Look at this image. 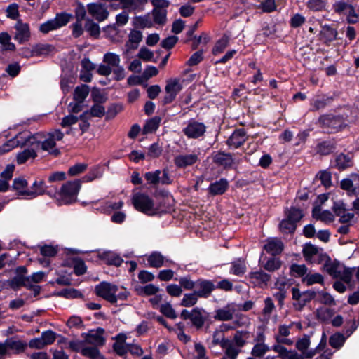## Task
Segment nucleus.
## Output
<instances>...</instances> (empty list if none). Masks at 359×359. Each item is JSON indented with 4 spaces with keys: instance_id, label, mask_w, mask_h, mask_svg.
I'll use <instances>...</instances> for the list:
<instances>
[{
    "instance_id": "nucleus-34",
    "label": "nucleus",
    "mask_w": 359,
    "mask_h": 359,
    "mask_svg": "<svg viewBox=\"0 0 359 359\" xmlns=\"http://www.w3.org/2000/svg\"><path fill=\"white\" fill-rule=\"evenodd\" d=\"M340 262L337 259L333 261L330 258V262H325L323 264V269L333 278H338L340 276V271L338 270L340 266Z\"/></svg>"
},
{
    "instance_id": "nucleus-5",
    "label": "nucleus",
    "mask_w": 359,
    "mask_h": 359,
    "mask_svg": "<svg viewBox=\"0 0 359 359\" xmlns=\"http://www.w3.org/2000/svg\"><path fill=\"white\" fill-rule=\"evenodd\" d=\"M212 160L214 164L224 170H236L240 163L239 160L233 158L231 153L222 151H214L212 154Z\"/></svg>"
},
{
    "instance_id": "nucleus-56",
    "label": "nucleus",
    "mask_w": 359,
    "mask_h": 359,
    "mask_svg": "<svg viewBox=\"0 0 359 359\" xmlns=\"http://www.w3.org/2000/svg\"><path fill=\"white\" fill-rule=\"evenodd\" d=\"M123 110V106L121 104L112 103L108 107L107 111H105V121H109L114 119L118 114Z\"/></svg>"
},
{
    "instance_id": "nucleus-20",
    "label": "nucleus",
    "mask_w": 359,
    "mask_h": 359,
    "mask_svg": "<svg viewBox=\"0 0 359 359\" xmlns=\"http://www.w3.org/2000/svg\"><path fill=\"white\" fill-rule=\"evenodd\" d=\"M48 186H46L45 182L43 180H36L32 187V190H29V192H25L27 194V199H33L37 197L38 196H41L43 194H47L50 196H52L51 191L47 190Z\"/></svg>"
},
{
    "instance_id": "nucleus-3",
    "label": "nucleus",
    "mask_w": 359,
    "mask_h": 359,
    "mask_svg": "<svg viewBox=\"0 0 359 359\" xmlns=\"http://www.w3.org/2000/svg\"><path fill=\"white\" fill-rule=\"evenodd\" d=\"M132 204L134 208L148 216H156L165 210L160 205H155L154 200L147 194L137 192L133 195Z\"/></svg>"
},
{
    "instance_id": "nucleus-36",
    "label": "nucleus",
    "mask_w": 359,
    "mask_h": 359,
    "mask_svg": "<svg viewBox=\"0 0 359 359\" xmlns=\"http://www.w3.org/2000/svg\"><path fill=\"white\" fill-rule=\"evenodd\" d=\"M54 46L48 43H36L31 50V56L39 57L43 55H48L54 50Z\"/></svg>"
},
{
    "instance_id": "nucleus-61",
    "label": "nucleus",
    "mask_w": 359,
    "mask_h": 359,
    "mask_svg": "<svg viewBox=\"0 0 359 359\" xmlns=\"http://www.w3.org/2000/svg\"><path fill=\"white\" fill-rule=\"evenodd\" d=\"M257 8L261 9L262 12L270 13L276 11L277 5L275 0H263Z\"/></svg>"
},
{
    "instance_id": "nucleus-27",
    "label": "nucleus",
    "mask_w": 359,
    "mask_h": 359,
    "mask_svg": "<svg viewBox=\"0 0 359 359\" xmlns=\"http://www.w3.org/2000/svg\"><path fill=\"white\" fill-rule=\"evenodd\" d=\"M284 215L287 217L290 221H292L297 225V223L304 217V213L303 210L300 208L290 206V208H285Z\"/></svg>"
},
{
    "instance_id": "nucleus-12",
    "label": "nucleus",
    "mask_w": 359,
    "mask_h": 359,
    "mask_svg": "<svg viewBox=\"0 0 359 359\" xmlns=\"http://www.w3.org/2000/svg\"><path fill=\"white\" fill-rule=\"evenodd\" d=\"M318 39L325 46H330L332 43L339 39L338 31L334 25H321V30L318 34Z\"/></svg>"
},
{
    "instance_id": "nucleus-40",
    "label": "nucleus",
    "mask_w": 359,
    "mask_h": 359,
    "mask_svg": "<svg viewBox=\"0 0 359 359\" xmlns=\"http://www.w3.org/2000/svg\"><path fill=\"white\" fill-rule=\"evenodd\" d=\"M230 37L224 34L218 39L212 48V53L214 55H217L224 51L229 44Z\"/></svg>"
},
{
    "instance_id": "nucleus-26",
    "label": "nucleus",
    "mask_w": 359,
    "mask_h": 359,
    "mask_svg": "<svg viewBox=\"0 0 359 359\" xmlns=\"http://www.w3.org/2000/svg\"><path fill=\"white\" fill-rule=\"evenodd\" d=\"M23 133L24 132L19 133L15 137L8 140L4 144L0 146V155L8 153L17 147H22V145L26 144L25 140H22Z\"/></svg>"
},
{
    "instance_id": "nucleus-24",
    "label": "nucleus",
    "mask_w": 359,
    "mask_h": 359,
    "mask_svg": "<svg viewBox=\"0 0 359 359\" xmlns=\"http://www.w3.org/2000/svg\"><path fill=\"white\" fill-rule=\"evenodd\" d=\"M198 161V157L195 154H180L174 158V164L179 169H184L194 165Z\"/></svg>"
},
{
    "instance_id": "nucleus-58",
    "label": "nucleus",
    "mask_w": 359,
    "mask_h": 359,
    "mask_svg": "<svg viewBox=\"0 0 359 359\" xmlns=\"http://www.w3.org/2000/svg\"><path fill=\"white\" fill-rule=\"evenodd\" d=\"M142 33L139 30L133 29L129 34L128 42L131 43L129 48L135 50L138 47V43L142 40Z\"/></svg>"
},
{
    "instance_id": "nucleus-9",
    "label": "nucleus",
    "mask_w": 359,
    "mask_h": 359,
    "mask_svg": "<svg viewBox=\"0 0 359 359\" xmlns=\"http://www.w3.org/2000/svg\"><path fill=\"white\" fill-rule=\"evenodd\" d=\"M29 139V135L28 132H24L22 140H25L26 142L23 147H27V148L25 149L23 151L19 152L16 156V161L18 165H22L25 163L29 158L34 159L37 156V154L36 152V149L34 148L32 145V142L27 140Z\"/></svg>"
},
{
    "instance_id": "nucleus-54",
    "label": "nucleus",
    "mask_w": 359,
    "mask_h": 359,
    "mask_svg": "<svg viewBox=\"0 0 359 359\" xmlns=\"http://www.w3.org/2000/svg\"><path fill=\"white\" fill-rule=\"evenodd\" d=\"M82 355L88 357L90 359H104V357L100 354L99 349L96 346L84 347L81 350Z\"/></svg>"
},
{
    "instance_id": "nucleus-30",
    "label": "nucleus",
    "mask_w": 359,
    "mask_h": 359,
    "mask_svg": "<svg viewBox=\"0 0 359 359\" xmlns=\"http://www.w3.org/2000/svg\"><path fill=\"white\" fill-rule=\"evenodd\" d=\"M64 265H72L74 269V273L78 276L85 274L87 271V266L84 261L79 257L71 258L69 262L67 261V263H65Z\"/></svg>"
},
{
    "instance_id": "nucleus-49",
    "label": "nucleus",
    "mask_w": 359,
    "mask_h": 359,
    "mask_svg": "<svg viewBox=\"0 0 359 359\" xmlns=\"http://www.w3.org/2000/svg\"><path fill=\"white\" fill-rule=\"evenodd\" d=\"M72 15L65 11L57 13L53 20L58 29L67 25L72 18Z\"/></svg>"
},
{
    "instance_id": "nucleus-51",
    "label": "nucleus",
    "mask_w": 359,
    "mask_h": 359,
    "mask_svg": "<svg viewBox=\"0 0 359 359\" xmlns=\"http://www.w3.org/2000/svg\"><path fill=\"white\" fill-rule=\"evenodd\" d=\"M282 264L283 262L280 258L272 257L266 260V263L263 265V268L269 272H274L280 269Z\"/></svg>"
},
{
    "instance_id": "nucleus-21",
    "label": "nucleus",
    "mask_w": 359,
    "mask_h": 359,
    "mask_svg": "<svg viewBox=\"0 0 359 359\" xmlns=\"http://www.w3.org/2000/svg\"><path fill=\"white\" fill-rule=\"evenodd\" d=\"M229 184L226 178H221L211 182L207 189L208 194L211 196L223 195L229 189Z\"/></svg>"
},
{
    "instance_id": "nucleus-2",
    "label": "nucleus",
    "mask_w": 359,
    "mask_h": 359,
    "mask_svg": "<svg viewBox=\"0 0 359 359\" xmlns=\"http://www.w3.org/2000/svg\"><path fill=\"white\" fill-rule=\"evenodd\" d=\"M81 188V181L74 180L67 181L64 183L58 192H55L54 195L57 194V205H69L75 203L77 201V196Z\"/></svg>"
},
{
    "instance_id": "nucleus-38",
    "label": "nucleus",
    "mask_w": 359,
    "mask_h": 359,
    "mask_svg": "<svg viewBox=\"0 0 359 359\" xmlns=\"http://www.w3.org/2000/svg\"><path fill=\"white\" fill-rule=\"evenodd\" d=\"M247 270L245 260L242 258H238L231 263L230 273L241 276Z\"/></svg>"
},
{
    "instance_id": "nucleus-53",
    "label": "nucleus",
    "mask_w": 359,
    "mask_h": 359,
    "mask_svg": "<svg viewBox=\"0 0 359 359\" xmlns=\"http://www.w3.org/2000/svg\"><path fill=\"white\" fill-rule=\"evenodd\" d=\"M167 10L153 8L151 11V15L154 22L158 25H164L167 21Z\"/></svg>"
},
{
    "instance_id": "nucleus-47",
    "label": "nucleus",
    "mask_w": 359,
    "mask_h": 359,
    "mask_svg": "<svg viewBox=\"0 0 359 359\" xmlns=\"http://www.w3.org/2000/svg\"><path fill=\"white\" fill-rule=\"evenodd\" d=\"M161 174V170L158 169L154 171L147 172L144 177L148 184L152 187H156L159 184Z\"/></svg>"
},
{
    "instance_id": "nucleus-41",
    "label": "nucleus",
    "mask_w": 359,
    "mask_h": 359,
    "mask_svg": "<svg viewBox=\"0 0 359 359\" xmlns=\"http://www.w3.org/2000/svg\"><path fill=\"white\" fill-rule=\"evenodd\" d=\"M328 0H307L306 8L312 12H322L326 10Z\"/></svg>"
},
{
    "instance_id": "nucleus-62",
    "label": "nucleus",
    "mask_w": 359,
    "mask_h": 359,
    "mask_svg": "<svg viewBox=\"0 0 359 359\" xmlns=\"http://www.w3.org/2000/svg\"><path fill=\"white\" fill-rule=\"evenodd\" d=\"M159 311L163 316L168 318L175 319L177 317L175 310L169 302L161 304Z\"/></svg>"
},
{
    "instance_id": "nucleus-55",
    "label": "nucleus",
    "mask_w": 359,
    "mask_h": 359,
    "mask_svg": "<svg viewBox=\"0 0 359 359\" xmlns=\"http://www.w3.org/2000/svg\"><path fill=\"white\" fill-rule=\"evenodd\" d=\"M302 253L305 260L310 262L314 255L318 254V248L311 243H307L303 248Z\"/></svg>"
},
{
    "instance_id": "nucleus-33",
    "label": "nucleus",
    "mask_w": 359,
    "mask_h": 359,
    "mask_svg": "<svg viewBox=\"0 0 359 359\" xmlns=\"http://www.w3.org/2000/svg\"><path fill=\"white\" fill-rule=\"evenodd\" d=\"M54 295L56 297H64L67 299L84 298V295L82 292L74 288H64L60 291L55 292Z\"/></svg>"
},
{
    "instance_id": "nucleus-63",
    "label": "nucleus",
    "mask_w": 359,
    "mask_h": 359,
    "mask_svg": "<svg viewBox=\"0 0 359 359\" xmlns=\"http://www.w3.org/2000/svg\"><path fill=\"white\" fill-rule=\"evenodd\" d=\"M179 283L181 286V288H183L186 290H194L196 287V280H191V275H187L180 277L179 279Z\"/></svg>"
},
{
    "instance_id": "nucleus-23",
    "label": "nucleus",
    "mask_w": 359,
    "mask_h": 359,
    "mask_svg": "<svg viewBox=\"0 0 359 359\" xmlns=\"http://www.w3.org/2000/svg\"><path fill=\"white\" fill-rule=\"evenodd\" d=\"M337 149L335 139H329L319 142L316 146V151L320 156H328L332 154Z\"/></svg>"
},
{
    "instance_id": "nucleus-43",
    "label": "nucleus",
    "mask_w": 359,
    "mask_h": 359,
    "mask_svg": "<svg viewBox=\"0 0 359 359\" xmlns=\"http://www.w3.org/2000/svg\"><path fill=\"white\" fill-rule=\"evenodd\" d=\"M6 344L8 349L14 350L17 353H22L27 347V344L21 340H15L13 338L6 339Z\"/></svg>"
},
{
    "instance_id": "nucleus-45",
    "label": "nucleus",
    "mask_w": 359,
    "mask_h": 359,
    "mask_svg": "<svg viewBox=\"0 0 359 359\" xmlns=\"http://www.w3.org/2000/svg\"><path fill=\"white\" fill-rule=\"evenodd\" d=\"M89 87L86 84L78 86L74 89V100L79 102H83L89 94Z\"/></svg>"
},
{
    "instance_id": "nucleus-1",
    "label": "nucleus",
    "mask_w": 359,
    "mask_h": 359,
    "mask_svg": "<svg viewBox=\"0 0 359 359\" xmlns=\"http://www.w3.org/2000/svg\"><path fill=\"white\" fill-rule=\"evenodd\" d=\"M347 116L334 113H325L319 116L316 124L328 134L344 130L347 126Z\"/></svg>"
},
{
    "instance_id": "nucleus-50",
    "label": "nucleus",
    "mask_w": 359,
    "mask_h": 359,
    "mask_svg": "<svg viewBox=\"0 0 359 359\" xmlns=\"http://www.w3.org/2000/svg\"><path fill=\"white\" fill-rule=\"evenodd\" d=\"M302 282L306 283V285L311 286L316 283L324 285V277L319 273H307L303 278Z\"/></svg>"
},
{
    "instance_id": "nucleus-22",
    "label": "nucleus",
    "mask_w": 359,
    "mask_h": 359,
    "mask_svg": "<svg viewBox=\"0 0 359 359\" xmlns=\"http://www.w3.org/2000/svg\"><path fill=\"white\" fill-rule=\"evenodd\" d=\"M264 250L273 257H276L282 253L284 250V244L278 238H269L266 240V243L264 245Z\"/></svg>"
},
{
    "instance_id": "nucleus-16",
    "label": "nucleus",
    "mask_w": 359,
    "mask_h": 359,
    "mask_svg": "<svg viewBox=\"0 0 359 359\" xmlns=\"http://www.w3.org/2000/svg\"><path fill=\"white\" fill-rule=\"evenodd\" d=\"M248 140L247 133L243 128H236L226 141L229 148L238 149Z\"/></svg>"
},
{
    "instance_id": "nucleus-7",
    "label": "nucleus",
    "mask_w": 359,
    "mask_h": 359,
    "mask_svg": "<svg viewBox=\"0 0 359 359\" xmlns=\"http://www.w3.org/2000/svg\"><path fill=\"white\" fill-rule=\"evenodd\" d=\"M182 90V85L180 82V79H169L166 81L165 91L166 95L162 100L163 105L171 104L175 99L178 93Z\"/></svg>"
},
{
    "instance_id": "nucleus-52",
    "label": "nucleus",
    "mask_w": 359,
    "mask_h": 359,
    "mask_svg": "<svg viewBox=\"0 0 359 359\" xmlns=\"http://www.w3.org/2000/svg\"><path fill=\"white\" fill-rule=\"evenodd\" d=\"M278 226L283 233L292 234L295 232L297 225L285 217V218L280 222Z\"/></svg>"
},
{
    "instance_id": "nucleus-6",
    "label": "nucleus",
    "mask_w": 359,
    "mask_h": 359,
    "mask_svg": "<svg viewBox=\"0 0 359 359\" xmlns=\"http://www.w3.org/2000/svg\"><path fill=\"white\" fill-rule=\"evenodd\" d=\"M118 287L116 285L111 284L107 281H102L95 287V293L97 297L112 304H116L115 294L117 293Z\"/></svg>"
},
{
    "instance_id": "nucleus-59",
    "label": "nucleus",
    "mask_w": 359,
    "mask_h": 359,
    "mask_svg": "<svg viewBox=\"0 0 359 359\" xmlns=\"http://www.w3.org/2000/svg\"><path fill=\"white\" fill-rule=\"evenodd\" d=\"M316 178L321 181L322 185L326 189L332 186L331 172L327 170H320L316 175Z\"/></svg>"
},
{
    "instance_id": "nucleus-25",
    "label": "nucleus",
    "mask_w": 359,
    "mask_h": 359,
    "mask_svg": "<svg viewBox=\"0 0 359 359\" xmlns=\"http://www.w3.org/2000/svg\"><path fill=\"white\" fill-rule=\"evenodd\" d=\"M97 257L109 266L118 267L123 262L122 257L112 251H104L98 253Z\"/></svg>"
},
{
    "instance_id": "nucleus-48",
    "label": "nucleus",
    "mask_w": 359,
    "mask_h": 359,
    "mask_svg": "<svg viewBox=\"0 0 359 359\" xmlns=\"http://www.w3.org/2000/svg\"><path fill=\"white\" fill-rule=\"evenodd\" d=\"M346 337L341 332H335L329 339V344L334 348L340 349L344 344Z\"/></svg>"
},
{
    "instance_id": "nucleus-64",
    "label": "nucleus",
    "mask_w": 359,
    "mask_h": 359,
    "mask_svg": "<svg viewBox=\"0 0 359 359\" xmlns=\"http://www.w3.org/2000/svg\"><path fill=\"white\" fill-rule=\"evenodd\" d=\"M316 313L317 318L323 323L327 322L334 315V309L330 308L317 309Z\"/></svg>"
},
{
    "instance_id": "nucleus-15",
    "label": "nucleus",
    "mask_w": 359,
    "mask_h": 359,
    "mask_svg": "<svg viewBox=\"0 0 359 359\" xmlns=\"http://www.w3.org/2000/svg\"><path fill=\"white\" fill-rule=\"evenodd\" d=\"M105 330L104 328L97 327L96 330H90L88 332H83L81 337L84 338L85 343L96 346H103L106 339L103 337Z\"/></svg>"
},
{
    "instance_id": "nucleus-42",
    "label": "nucleus",
    "mask_w": 359,
    "mask_h": 359,
    "mask_svg": "<svg viewBox=\"0 0 359 359\" xmlns=\"http://www.w3.org/2000/svg\"><path fill=\"white\" fill-rule=\"evenodd\" d=\"M147 261L151 267L160 268L164 265L165 257L160 252L154 251L148 257Z\"/></svg>"
},
{
    "instance_id": "nucleus-39",
    "label": "nucleus",
    "mask_w": 359,
    "mask_h": 359,
    "mask_svg": "<svg viewBox=\"0 0 359 359\" xmlns=\"http://www.w3.org/2000/svg\"><path fill=\"white\" fill-rule=\"evenodd\" d=\"M160 288L154 284H147L145 286L137 285L135 286V291L138 295L151 296L157 294Z\"/></svg>"
},
{
    "instance_id": "nucleus-32",
    "label": "nucleus",
    "mask_w": 359,
    "mask_h": 359,
    "mask_svg": "<svg viewBox=\"0 0 359 359\" xmlns=\"http://www.w3.org/2000/svg\"><path fill=\"white\" fill-rule=\"evenodd\" d=\"M161 118L158 116H155L149 119H147L143 126L142 133L143 135H147L155 133L160 126Z\"/></svg>"
},
{
    "instance_id": "nucleus-10",
    "label": "nucleus",
    "mask_w": 359,
    "mask_h": 359,
    "mask_svg": "<svg viewBox=\"0 0 359 359\" xmlns=\"http://www.w3.org/2000/svg\"><path fill=\"white\" fill-rule=\"evenodd\" d=\"M182 132L189 139H198L203 137L206 132V126L202 122L190 119L187 126L182 129Z\"/></svg>"
},
{
    "instance_id": "nucleus-57",
    "label": "nucleus",
    "mask_w": 359,
    "mask_h": 359,
    "mask_svg": "<svg viewBox=\"0 0 359 359\" xmlns=\"http://www.w3.org/2000/svg\"><path fill=\"white\" fill-rule=\"evenodd\" d=\"M198 298L196 292L193 291L191 293H186L181 301L180 305L184 307H191L196 304Z\"/></svg>"
},
{
    "instance_id": "nucleus-37",
    "label": "nucleus",
    "mask_w": 359,
    "mask_h": 359,
    "mask_svg": "<svg viewBox=\"0 0 359 359\" xmlns=\"http://www.w3.org/2000/svg\"><path fill=\"white\" fill-rule=\"evenodd\" d=\"M302 296L303 297L299 302L293 304L294 307L298 311H301L306 304L315 299L316 292L313 290H308L302 292Z\"/></svg>"
},
{
    "instance_id": "nucleus-19",
    "label": "nucleus",
    "mask_w": 359,
    "mask_h": 359,
    "mask_svg": "<svg viewBox=\"0 0 359 359\" xmlns=\"http://www.w3.org/2000/svg\"><path fill=\"white\" fill-rule=\"evenodd\" d=\"M14 28L16 31L14 39L20 44H23L29 40L31 33L29 24L22 22L21 20H18Z\"/></svg>"
},
{
    "instance_id": "nucleus-13",
    "label": "nucleus",
    "mask_w": 359,
    "mask_h": 359,
    "mask_svg": "<svg viewBox=\"0 0 359 359\" xmlns=\"http://www.w3.org/2000/svg\"><path fill=\"white\" fill-rule=\"evenodd\" d=\"M353 165V154L351 152L347 154L341 152L335 155L334 161L332 163V167L339 172L344 171Z\"/></svg>"
},
{
    "instance_id": "nucleus-4",
    "label": "nucleus",
    "mask_w": 359,
    "mask_h": 359,
    "mask_svg": "<svg viewBox=\"0 0 359 359\" xmlns=\"http://www.w3.org/2000/svg\"><path fill=\"white\" fill-rule=\"evenodd\" d=\"M209 313L201 307L196 306L191 311L187 309H182L180 318L183 320H189L187 322L188 327L194 328L196 330L199 331L203 329L205 322L209 318Z\"/></svg>"
},
{
    "instance_id": "nucleus-31",
    "label": "nucleus",
    "mask_w": 359,
    "mask_h": 359,
    "mask_svg": "<svg viewBox=\"0 0 359 359\" xmlns=\"http://www.w3.org/2000/svg\"><path fill=\"white\" fill-rule=\"evenodd\" d=\"M84 29L90 37L98 39L100 36V27L98 23L94 22L92 18H87L84 23Z\"/></svg>"
},
{
    "instance_id": "nucleus-35",
    "label": "nucleus",
    "mask_w": 359,
    "mask_h": 359,
    "mask_svg": "<svg viewBox=\"0 0 359 359\" xmlns=\"http://www.w3.org/2000/svg\"><path fill=\"white\" fill-rule=\"evenodd\" d=\"M321 210L320 206H316L312 210V217L317 219L320 220L325 223H331L334 220V215L328 210H325L321 212V214L316 216V212Z\"/></svg>"
},
{
    "instance_id": "nucleus-44",
    "label": "nucleus",
    "mask_w": 359,
    "mask_h": 359,
    "mask_svg": "<svg viewBox=\"0 0 359 359\" xmlns=\"http://www.w3.org/2000/svg\"><path fill=\"white\" fill-rule=\"evenodd\" d=\"M351 6L350 0H337L332 4V9L337 15H345Z\"/></svg>"
},
{
    "instance_id": "nucleus-8",
    "label": "nucleus",
    "mask_w": 359,
    "mask_h": 359,
    "mask_svg": "<svg viewBox=\"0 0 359 359\" xmlns=\"http://www.w3.org/2000/svg\"><path fill=\"white\" fill-rule=\"evenodd\" d=\"M28 133L29 135V139L28 138L27 140L32 142V145L34 147L36 150L41 149L43 151H49L50 149L56 146V142L54 140V138L49 137L48 138L43 140L44 136L40 133L31 134L28 132Z\"/></svg>"
},
{
    "instance_id": "nucleus-46",
    "label": "nucleus",
    "mask_w": 359,
    "mask_h": 359,
    "mask_svg": "<svg viewBox=\"0 0 359 359\" xmlns=\"http://www.w3.org/2000/svg\"><path fill=\"white\" fill-rule=\"evenodd\" d=\"M308 268L305 264H292L290 266V275L294 278H304L307 274Z\"/></svg>"
},
{
    "instance_id": "nucleus-14",
    "label": "nucleus",
    "mask_w": 359,
    "mask_h": 359,
    "mask_svg": "<svg viewBox=\"0 0 359 359\" xmlns=\"http://www.w3.org/2000/svg\"><path fill=\"white\" fill-rule=\"evenodd\" d=\"M247 277L254 287H258L259 288L266 287L271 279V276L262 269L256 271H250Z\"/></svg>"
},
{
    "instance_id": "nucleus-28",
    "label": "nucleus",
    "mask_w": 359,
    "mask_h": 359,
    "mask_svg": "<svg viewBox=\"0 0 359 359\" xmlns=\"http://www.w3.org/2000/svg\"><path fill=\"white\" fill-rule=\"evenodd\" d=\"M28 283V277H24L22 276H14L13 278L8 279L6 283L7 287L15 292L18 291L22 287L26 288Z\"/></svg>"
},
{
    "instance_id": "nucleus-60",
    "label": "nucleus",
    "mask_w": 359,
    "mask_h": 359,
    "mask_svg": "<svg viewBox=\"0 0 359 359\" xmlns=\"http://www.w3.org/2000/svg\"><path fill=\"white\" fill-rule=\"evenodd\" d=\"M233 311L226 309H219L216 310L214 316L216 320L228 321L233 319Z\"/></svg>"
},
{
    "instance_id": "nucleus-29",
    "label": "nucleus",
    "mask_w": 359,
    "mask_h": 359,
    "mask_svg": "<svg viewBox=\"0 0 359 359\" xmlns=\"http://www.w3.org/2000/svg\"><path fill=\"white\" fill-rule=\"evenodd\" d=\"M27 186L28 182L25 179L17 177L13 180L11 188L16 191L17 198L23 196L27 198V194L25 193L29 192V189H27Z\"/></svg>"
},
{
    "instance_id": "nucleus-11",
    "label": "nucleus",
    "mask_w": 359,
    "mask_h": 359,
    "mask_svg": "<svg viewBox=\"0 0 359 359\" xmlns=\"http://www.w3.org/2000/svg\"><path fill=\"white\" fill-rule=\"evenodd\" d=\"M215 290L214 281L203 278H199L196 280V287L194 291L200 298H208L212 292Z\"/></svg>"
},
{
    "instance_id": "nucleus-17",
    "label": "nucleus",
    "mask_w": 359,
    "mask_h": 359,
    "mask_svg": "<svg viewBox=\"0 0 359 359\" xmlns=\"http://www.w3.org/2000/svg\"><path fill=\"white\" fill-rule=\"evenodd\" d=\"M86 8L88 13L99 22L107 20L109 16V11L102 4L90 3Z\"/></svg>"
},
{
    "instance_id": "nucleus-18",
    "label": "nucleus",
    "mask_w": 359,
    "mask_h": 359,
    "mask_svg": "<svg viewBox=\"0 0 359 359\" xmlns=\"http://www.w3.org/2000/svg\"><path fill=\"white\" fill-rule=\"evenodd\" d=\"M336 99V95H328L323 94L317 96L316 98L311 101L310 111H317L325 109L327 107L331 106L332 102Z\"/></svg>"
}]
</instances>
